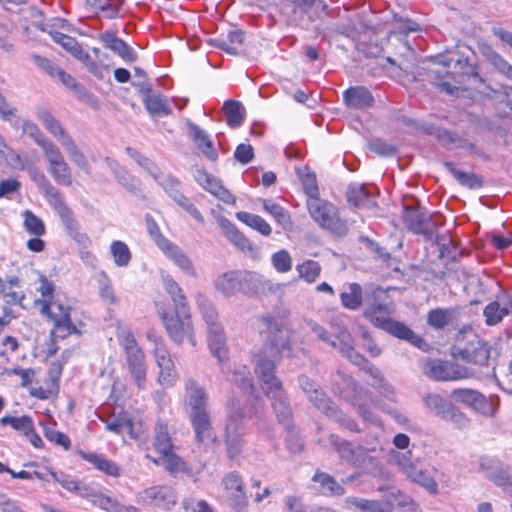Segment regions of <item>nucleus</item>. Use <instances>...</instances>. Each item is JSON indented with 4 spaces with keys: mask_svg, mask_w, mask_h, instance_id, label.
<instances>
[{
    "mask_svg": "<svg viewBox=\"0 0 512 512\" xmlns=\"http://www.w3.org/2000/svg\"><path fill=\"white\" fill-rule=\"evenodd\" d=\"M154 356L159 368L158 381L160 385L165 387L173 386L176 381V371L174 362L171 359L170 353L165 345L156 343L154 349Z\"/></svg>",
    "mask_w": 512,
    "mask_h": 512,
    "instance_id": "23",
    "label": "nucleus"
},
{
    "mask_svg": "<svg viewBox=\"0 0 512 512\" xmlns=\"http://www.w3.org/2000/svg\"><path fill=\"white\" fill-rule=\"evenodd\" d=\"M443 165L462 186L469 189H479L483 186V180L477 174L461 171L453 162L450 161H445Z\"/></svg>",
    "mask_w": 512,
    "mask_h": 512,
    "instance_id": "45",
    "label": "nucleus"
},
{
    "mask_svg": "<svg viewBox=\"0 0 512 512\" xmlns=\"http://www.w3.org/2000/svg\"><path fill=\"white\" fill-rule=\"evenodd\" d=\"M78 455L88 463L92 464L97 470L105 473L108 476L118 477L120 476V467L112 460L106 458L102 454L94 452H85L80 450Z\"/></svg>",
    "mask_w": 512,
    "mask_h": 512,
    "instance_id": "37",
    "label": "nucleus"
},
{
    "mask_svg": "<svg viewBox=\"0 0 512 512\" xmlns=\"http://www.w3.org/2000/svg\"><path fill=\"white\" fill-rule=\"evenodd\" d=\"M377 189L367 184L351 183L346 192L347 202L360 209H372L377 206Z\"/></svg>",
    "mask_w": 512,
    "mask_h": 512,
    "instance_id": "20",
    "label": "nucleus"
},
{
    "mask_svg": "<svg viewBox=\"0 0 512 512\" xmlns=\"http://www.w3.org/2000/svg\"><path fill=\"white\" fill-rule=\"evenodd\" d=\"M491 350L492 346L489 343L478 336H474L464 346L455 345L452 348V356L471 365L466 367L473 374L469 378L477 380L493 379L498 382L495 373L496 361L491 358Z\"/></svg>",
    "mask_w": 512,
    "mask_h": 512,
    "instance_id": "3",
    "label": "nucleus"
},
{
    "mask_svg": "<svg viewBox=\"0 0 512 512\" xmlns=\"http://www.w3.org/2000/svg\"><path fill=\"white\" fill-rule=\"evenodd\" d=\"M222 373L226 375L227 380L234 383L246 393H252L254 390L253 377L248 366L241 363H235L233 369L228 372L225 365H221Z\"/></svg>",
    "mask_w": 512,
    "mask_h": 512,
    "instance_id": "30",
    "label": "nucleus"
},
{
    "mask_svg": "<svg viewBox=\"0 0 512 512\" xmlns=\"http://www.w3.org/2000/svg\"><path fill=\"white\" fill-rule=\"evenodd\" d=\"M222 109L225 114L226 123L230 128L235 129L242 125L246 110L241 102L232 99L226 100Z\"/></svg>",
    "mask_w": 512,
    "mask_h": 512,
    "instance_id": "44",
    "label": "nucleus"
},
{
    "mask_svg": "<svg viewBox=\"0 0 512 512\" xmlns=\"http://www.w3.org/2000/svg\"><path fill=\"white\" fill-rule=\"evenodd\" d=\"M307 326L316 335V337L319 340L329 344L331 347L338 350L342 356H344V352L341 350L342 339H341L340 333L344 332L343 330H345L348 334H351V333L348 330L347 326L345 325L342 317L337 315V316H333L331 318V320H330L331 332L328 331L324 326L320 325L319 323H317L313 320L308 321Z\"/></svg>",
    "mask_w": 512,
    "mask_h": 512,
    "instance_id": "13",
    "label": "nucleus"
},
{
    "mask_svg": "<svg viewBox=\"0 0 512 512\" xmlns=\"http://www.w3.org/2000/svg\"><path fill=\"white\" fill-rule=\"evenodd\" d=\"M455 68L458 69L463 77H467L472 85L485 84V80L478 73L476 67L470 63L468 58H459L456 61Z\"/></svg>",
    "mask_w": 512,
    "mask_h": 512,
    "instance_id": "61",
    "label": "nucleus"
},
{
    "mask_svg": "<svg viewBox=\"0 0 512 512\" xmlns=\"http://www.w3.org/2000/svg\"><path fill=\"white\" fill-rule=\"evenodd\" d=\"M266 330L265 349L274 358L261 356L256 362L255 373L259 379L262 390L272 401V407L276 417L281 421H287L290 415V404L283 390L281 381L275 375L276 360L292 355L290 342V329L284 318L272 315L262 317Z\"/></svg>",
    "mask_w": 512,
    "mask_h": 512,
    "instance_id": "1",
    "label": "nucleus"
},
{
    "mask_svg": "<svg viewBox=\"0 0 512 512\" xmlns=\"http://www.w3.org/2000/svg\"><path fill=\"white\" fill-rule=\"evenodd\" d=\"M343 100L351 109H365L374 103V97L370 90L364 86L349 87L343 92Z\"/></svg>",
    "mask_w": 512,
    "mask_h": 512,
    "instance_id": "29",
    "label": "nucleus"
},
{
    "mask_svg": "<svg viewBox=\"0 0 512 512\" xmlns=\"http://www.w3.org/2000/svg\"><path fill=\"white\" fill-rule=\"evenodd\" d=\"M43 153L48 163V172L54 181L64 186H71V169L58 146L55 143H52L43 150Z\"/></svg>",
    "mask_w": 512,
    "mask_h": 512,
    "instance_id": "12",
    "label": "nucleus"
},
{
    "mask_svg": "<svg viewBox=\"0 0 512 512\" xmlns=\"http://www.w3.org/2000/svg\"><path fill=\"white\" fill-rule=\"evenodd\" d=\"M451 398L458 403L468 405L479 413L489 416L493 414L491 404L486 397L477 390L458 388L451 392Z\"/></svg>",
    "mask_w": 512,
    "mask_h": 512,
    "instance_id": "22",
    "label": "nucleus"
},
{
    "mask_svg": "<svg viewBox=\"0 0 512 512\" xmlns=\"http://www.w3.org/2000/svg\"><path fill=\"white\" fill-rule=\"evenodd\" d=\"M403 221L406 228L415 234L432 239L436 231V224L431 214L424 208L405 207Z\"/></svg>",
    "mask_w": 512,
    "mask_h": 512,
    "instance_id": "11",
    "label": "nucleus"
},
{
    "mask_svg": "<svg viewBox=\"0 0 512 512\" xmlns=\"http://www.w3.org/2000/svg\"><path fill=\"white\" fill-rule=\"evenodd\" d=\"M214 288L224 297L237 293L252 296L262 288V278L258 273L246 270H230L219 274L214 280Z\"/></svg>",
    "mask_w": 512,
    "mask_h": 512,
    "instance_id": "6",
    "label": "nucleus"
},
{
    "mask_svg": "<svg viewBox=\"0 0 512 512\" xmlns=\"http://www.w3.org/2000/svg\"><path fill=\"white\" fill-rule=\"evenodd\" d=\"M375 327L389 333L390 335L409 342L414 338V331L403 322L394 320L390 317L375 319Z\"/></svg>",
    "mask_w": 512,
    "mask_h": 512,
    "instance_id": "36",
    "label": "nucleus"
},
{
    "mask_svg": "<svg viewBox=\"0 0 512 512\" xmlns=\"http://www.w3.org/2000/svg\"><path fill=\"white\" fill-rule=\"evenodd\" d=\"M423 402L427 409L442 419L453 405L446 398L436 393L427 394L424 397Z\"/></svg>",
    "mask_w": 512,
    "mask_h": 512,
    "instance_id": "49",
    "label": "nucleus"
},
{
    "mask_svg": "<svg viewBox=\"0 0 512 512\" xmlns=\"http://www.w3.org/2000/svg\"><path fill=\"white\" fill-rule=\"evenodd\" d=\"M98 289L101 299L108 304L117 303L118 299L114 294L111 280L108 274L102 270L98 274Z\"/></svg>",
    "mask_w": 512,
    "mask_h": 512,
    "instance_id": "64",
    "label": "nucleus"
},
{
    "mask_svg": "<svg viewBox=\"0 0 512 512\" xmlns=\"http://www.w3.org/2000/svg\"><path fill=\"white\" fill-rule=\"evenodd\" d=\"M512 313V294L502 293L495 301L487 304L483 310L485 322L489 326L497 325L502 319Z\"/></svg>",
    "mask_w": 512,
    "mask_h": 512,
    "instance_id": "25",
    "label": "nucleus"
},
{
    "mask_svg": "<svg viewBox=\"0 0 512 512\" xmlns=\"http://www.w3.org/2000/svg\"><path fill=\"white\" fill-rule=\"evenodd\" d=\"M139 92L142 96L143 104L146 110L152 116H169L172 114V109L169 106L168 99L161 93L152 91L151 86L147 82L140 85Z\"/></svg>",
    "mask_w": 512,
    "mask_h": 512,
    "instance_id": "21",
    "label": "nucleus"
},
{
    "mask_svg": "<svg viewBox=\"0 0 512 512\" xmlns=\"http://www.w3.org/2000/svg\"><path fill=\"white\" fill-rule=\"evenodd\" d=\"M168 194V196L176 201L184 194L181 192V183L178 179L174 178L171 175H165L160 171L157 173V176L153 178Z\"/></svg>",
    "mask_w": 512,
    "mask_h": 512,
    "instance_id": "57",
    "label": "nucleus"
},
{
    "mask_svg": "<svg viewBox=\"0 0 512 512\" xmlns=\"http://www.w3.org/2000/svg\"><path fill=\"white\" fill-rule=\"evenodd\" d=\"M121 4H122L121 0H86L85 1L87 10L98 15L99 17H104L106 19H114V18L118 17Z\"/></svg>",
    "mask_w": 512,
    "mask_h": 512,
    "instance_id": "40",
    "label": "nucleus"
},
{
    "mask_svg": "<svg viewBox=\"0 0 512 512\" xmlns=\"http://www.w3.org/2000/svg\"><path fill=\"white\" fill-rule=\"evenodd\" d=\"M58 309L61 311L60 315L53 317L55 324V331L52 334H56V337L64 339L68 335H71L77 331L70 318V309L65 308L62 304L58 305Z\"/></svg>",
    "mask_w": 512,
    "mask_h": 512,
    "instance_id": "46",
    "label": "nucleus"
},
{
    "mask_svg": "<svg viewBox=\"0 0 512 512\" xmlns=\"http://www.w3.org/2000/svg\"><path fill=\"white\" fill-rule=\"evenodd\" d=\"M362 306H364V316L368 318L374 326L375 319L387 318L386 316H380L378 314L389 313L387 294L381 287L376 285H366V293Z\"/></svg>",
    "mask_w": 512,
    "mask_h": 512,
    "instance_id": "14",
    "label": "nucleus"
},
{
    "mask_svg": "<svg viewBox=\"0 0 512 512\" xmlns=\"http://www.w3.org/2000/svg\"><path fill=\"white\" fill-rule=\"evenodd\" d=\"M365 293L366 285L362 287L356 282L349 283L340 293L341 305L350 311H356L363 305Z\"/></svg>",
    "mask_w": 512,
    "mask_h": 512,
    "instance_id": "38",
    "label": "nucleus"
},
{
    "mask_svg": "<svg viewBox=\"0 0 512 512\" xmlns=\"http://www.w3.org/2000/svg\"><path fill=\"white\" fill-rule=\"evenodd\" d=\"M42 193L48 204L54 209L59 217L71 210L66 204L61 193L52 184L42 190Z\"/></svg>",
    "mask_w": 512,
    "mask_h": 512,
    "instance_id": "53",
    "label": "nucleus"
},
{
    "mask_svg": "<svg viewBox=\"0 0 512 512\" xmlns=\"http://www.w3.org/2000/svg\"><path fill=\"white\" fill-rule=\"evenodd\" d=\"M298 383L301 390L307 396L309 402L326 417L346 430L354 433L361 432L358 423L344 413L313 379L306 375H300L298 377Z\"/></svg>",
    "mask_w": 512,
    "mask_h": 512,
    "instance_id": "5",
    "label": "nucleus"
},
{
    "mask_svg": "<svg viewBox=\"0 0 512 512\" xmlns=\"http://www.w3.org/2000/svg\"><path fill=\"white\" fill-rule=\"evenodd\" d=\"M462 314L463 308L460 306L434 308L428 311L426 323L436 331L444 330L447 327L459 329Z\"/></svg>",
    "mask_w": 512,
    "mask_h": 512,
    "instance_id": "16",
    "label": "nucleus"
},
{
    "mask_svg": "<svg viewBox=\"0 0 512 512\" xmlns=\"http://www.w3.org/2000/svg\"><path fill=\"white\" fill-rule=\"evenodd\" d=\"M416 128L424 134L433 136L447 143H456L459 139V136L456 133L448 131L447 129L439 127L431 122L422 121L417 124Z\"/></svg>",
    "mask_w": 512,
    "mask_h": 512,
    "instance_id": "47",
    "label": "nucleus"
},
{
    "mask_svg": "<svg viewBox=\"0 0 512 512\" xmlns=\"http://www.w3.org/2000/svg\"><path fill=\"white\" fill-rule=\"evenodd\" d=\"M312 482L319 485V492L324 496L341 497L345 495L344 486L339 483L332 475L317 469L311 478Z\"/></svg>",
    "mask_w": 512,
    "mask_h": 512,
    "instance_id": "31",
    "label": "nucleus"
},
{
    "mask_svg": "<svg viewBox=\"0 0 512 512\" xmlns=\"http://www.w3.org/2000/svg\"><path fill=\"white\" fill-rule=\"evenodd\" d=\"M59 218L61 219L70 237H72L76 242L88 244L91 243L90 238L86 234L79 232V224L75 220L72 210L63 214Z\"/></svg>",
    "mask_w": 512,
    "mask_h": 512,
    "instance_id": "59",
    "label": "nucleus"
},
{
    "mask_svg": "<svg viewBox=\"0 0 512 512\" xmlns=\"http://www.w3.org/2000/svg\"><path fill=\"white\" fill-rule=\"evenodd\" d=\"M42 193L48 204L54 209L59 217L71 210L66 204L61 193L52 184L42 190Z\"/></svg>",
    "mask_w": 512,
    "mask_h": 512,
    "instance_id": "54",
    "label": "nucleus"
},
{
    "mask_svg": "<svg viewBox=\"0 0 512 512\" xmlns=\"http://www.w3.org/2000/svg\"><path fill=\"white\" fill-rule=\"evenodd\" d=\"M263 209L269 213L283 229L291 226L292 221L289 212L280 204L270 200H263Z\"/></svg>",
    "mask_w": 512,
    "mask_h": 512,
    "instance_id": "50",
    "label": "nucleus"
},
{
    "mask_svg": "<svg viewBox=\"0 0 512 512\" xmlns=\"http://www.w3.org/2000/svg\"><path fill=\"white\" fill-rule=\"evenodd\" d=\"M306 205L310 217L320 228L338 237L347 235V221L341 218L340 211L334 204L321 198H314L307 199Z\"/></svg>",
    "mask_w": 512,
    "mask_h": 512,
    "instance_id": "7",
    "label": "nucleus"
},
{
    "mask_svg": "<svg viewBox=\"0 0 512 512\" xmlns=\"http://www.w3.org/2000/svg\"><path fill=\"white\" fill-rule=\"evenodd\" d=\"M285 507L288 512H338L329 507H312L305 505L301 497L289 495L285 498Z\"/></svg>",
    "mask_w": 512,
    "mask_h": 512,
    "instance_id": "60",
    "label": "nucleus"
},
{
    "mask_svg": "<svg viewBox=\"0 0 512 512\" xmlns=\"http://www.w3.org/2000/svg\"><path fill=\"white\" fill-rule=\"evenodd\" d=\"M480 53L496 71L512 80V65L496 52L491 45L482 44L480 46Z\"/></svg>",
    "mask_w": 512,
    "mask_h": 512,
    "instance_id": "41",
    "label": "nucleus"
},
{
    "mask_svg": "<svg viewBox=\"0 0 512 512\" xmlns=\"http://www.w3.org/2000/svg\"><path fill=\"white\" fill-rule=\"evenodd\" d=\"M110 254L117 267H127L132 259L128 245L121 240H114L110 244Z\"/></svg>",
    "mask_w": 512,
    "mask_h": 512,
    "instance_id": "56",
    "label": "nucleus"
},
{
    "mask_svg": "<svg viewBox=\"0 0 512 512\" xmlns=\"http://www.w3.org/2000/svg\"><path fill=\"white\" fill-rule=\"evenodd\" d=\"M296 270L300 278L304 279L307 283H313L320 276L321 265L315 260L308 259L298 264Z\"/></svg>",
    "mask_w": 512,
    "mask_h": 512,
    "instance_id": "63",
    "label": "nucleus"
},
{
    "mask_svg": "<svg viewBox=\"0 0 512 512\" xmlns=\"http://www.w3.org/2000/svg\"><path fill=\"white\" fill-rule=\"evenodd\" d=\"M160 318L172 342L180 345L187 339L193 347L197 345L191 311H174V314L163 311L160 313Z\"/></svg>",
    "mask_w": 512,
    "mask_h": 512,
    "instance_id": "9",
    "label": "nucleus"
},
{
    "mask_svg": "<svg viewBox=\"0 0 512 512\" xmlns=\"http://www.w3.org/2000/svg\"><path fill=\"white\" fill-rule=\"evenodd\" d=\"M195 301L201 318L205 322L207 329L222 324L219 319V313L215 304L204 293H196Z\"/></svg>",
    "mask_w": 512,
    "mask_h": 512,
    "instance_id": "34",
    "label": "nucleus"
},
{
    "mask_svg": "<svg viewBox=\"0 0 512 512\" xmlns=\"http://www.w3.org/2000/svg\"><path fill=\"white\" fill-rule=\"evenodd\" d=\"M164 290L170 296L175 312L190 311L187 297L180 285L169 274L162 275Z\"/></svg>",
    "mask_w": 512,
    "mask_h": 512,
    "instance_id": "32",
    "label": "nucleus"
},
{
    "mask_svg": "<svg viewBox=\"0 0 512 512\" xmlns=\"http://www.w3.org/2000/svg\"><path fill=\"white\" fill-rule=\"evenodd\" d=\"M207 344L210 353L217 358L220 365H226L229 348L223 324L207 329Z\"/></svg>",
    "mask_w": 512,
    "mask_h": 512,
    "instance_id": "26",
    "label": "nucleus"
},
{
    "mask_svg": "<svg viewBox=\"0 0 512 512\" xmlns=\"http://www.w3.org/2000/svg\"><path fill=\"white\" fill-rule=\"evenodd\" d=\"M162 252L185 274L191 277H197V273L192 260L182 251V249L171 242Z\"/></svg>",
    "mask_w": 512,
    "mask_h": 512,
    "instance_id": "39",
    "label": "nucleus"
},
{
    "mask_svg": "<svg viewBox=\"0 0 512 512\" xmlns=\"http://www.w3.org/2000/svg\"><path fill=\"white\" fill-rule=\"evenodd\" d=\"M329 442L337 452L339 458L363 474L377 476L380 474L382 464L376 454V447L354 445L352 442L336 434H330Z\"/></svg>",
    "mask_w": 512,
    "mask_h": 512,
    "instance_id": "4",
    "label": "nucleus"
},
{
    "mask_svg": "<svg viewBox=\"0 0 512 512\" xmlns=\"http://www.w3.org/2000/svg\"><path fill=\"white\" fill-rule=\"evenodd\" d=\"M407 477L411 481L425 488L431 494L438 492V483L428 470L420 469L417 466L410 474L407 475Z\"/></svg>",
    "mask_w": 512,
    "mask_h": 512,
    "instance_id": "55",
    "label": "nucleus"
},
{
    "mask_svg": "<svg viewBox=\"0 0 512 512\" xmlns=\"http://www.w3.org/2000/svg\"><path fill=\"white\" fill-rule=\"evenodd\" d=\"M236 218L240 222L258 231L263 236H269L271 234L272 230L270 225L264 218L259 215L240 211L236 213Z\"/></svg>",
    "mask_w": 512,
    "mask_h": 512,
    "instance_id": "48",
    "label": "nucleus"
},
{
    "mask_svg": "<svg viewBox=\"0 0 512 512\" xmlns=\"http://www.w3.org/2000/svg\"><path fill=\"white\" fill-rule=\"evenodd\" d=\"M195 181L206 191L214 195L217 199L228 205H234L235 196L226 189L220 179L209 174L203 168H197L194 172Z\"/></svg>",
    "mask_w": 512,
    "mask_h": 512,
    "instance_id": "18",
    "label": "nucleus"
},
{
    "mask_svg": "<svg viewBox=\"0 0 512 512\" xmlns=\"http://www.w3.org/2000/svg\"><path fill=\"white\" fill-rule=\"evenodd\" d=\"M189 420L198 444L207 447L216 441L217 437L209 413L189 416Z\"/></svg>",
    "mask_w": 512,
    "mask_h": 512,
    "instance_id": "27",
    "label": "nucleus"
},
{
    "mask_svg": "<svg viewBox=\"0 0 512 512\" xmlns=\"http://www.w3.org/2000/svg\"><path fill=\"white\" fill-rule=\"evenodd\" d=\"M343 331L344 332L340 333L342 339L341 350L344 352L343 357L347 358L351 363L368 373L374 379V383H382L384 376L380 369L356 351L352 335L348 334L345 330Z\"/></svg>",
    "mask_w": 512,
    "mask_h": 512,
    "instance_id": "17",
    "label": "nucleus"
},
{
    "mask_svg": "<svg viewBox=\"0 0 512 512\" xmlns=\"http://www.w3.org/2000/svg\"><path fill=\"white\" fill-rule=\"evenodd\" d=\"M137 501L142 505L170 510L177 502V495L170 486H153L140 492Z\"/></svg>",
    "mask_w": 512,
    "mask_h": 512,
    "instance_id": "15",
    "label": "nucleus"
},
{
    "mask_svg": "<svg viewBox=\"0 0 512 512\" xmlns=\"http://www.w3.org/2000/svg\"><path fill=\"white\" fill-rule=\"evenodd\" d=\"M331 391L335 396L353 407L364 421L376 427H382L380 417L369 407V403L373 401L372 392L361 386L351 375L338 370L332 376Z\"/></svg>",
    "mask_w": 512,
    "mask_h": 512,
    "instance_id": "2",
    "label": "nucleus"
},
{
    "mask_svg": "<svg viewBox=\"0 0 512 512\" xmlns=\"http://www.w3.org/2000/svg\"><path fill=\"white\" fill-rule=\"evenodd\" d=\"M487 478L512 497V476L507 469L501 466L493 467L487 472Z\"/></svg>",
    "mask_w": 512,
    "mask_h": 512,
    "instance_id": "52",
    "label": "nucleus"
},
{
    "mask_svg": "<svg viewBox=\"0 0 512 512\" xmlns=\"http://www.w3.org/2000/svg\"><path fill=\"white\" fill-rule=\"evenodd\" d=\"M128 370L138 388L143 389L146 382L147 367L142 350L126 354Z\"/></svg>",
    "mask_w": 512,
    "mask_h": 512,
    "instance_id": "33",
    "label": "nucleus"
},
{
    "mask_svg": "<svg viewBox=\"0 0 512 512\" xmlns=\"http://www.w3.org/2000/svg\"><path fill=\"white\" fill-rule=\"evenodd\" d=\"M424 373L426 376L436 381L468 379L473 375L470 370L466 369V366L440 359L428 361L424 366Z\"/></svg>",
    "mask_w": 512,
    "mask_h": 512,
    "instance_id": "10",
    "label": "nucleus"
},
{
    "mask_svg": "<svg viewBox=\"0 0 512 512\" xmlns=\"http://www.w3.org/2000/svg\"><path fill=\"white\" fill-rule=\"evenodd\" d=\"M154 448L167 459L170 468L177 465L179 458L172 452V442L169 436L168 427L165 423L158 421L155 426Z\"/></svg>",
    "mask_w": 512,
    "mask_h": 512,
    "instance_id": "28",
    "label": "nucleus"
},
{
    "mask_svg": "<svg viewBox=\"0 0 512 512\" xmlns=\"http://www.w3.org/2000/svg\"><path fill=\"white\" fill-rule=\"evenodd\" d=\"M345 503L348 507L354 508L359 512H392L388 503L379 500L349 496L345 499Z\"/></svg>",
    "mask_w": 512,
    "mask_h": 512,
    "instance_id": "43",
    "label": "nucleus"
},
{
    "mask_svg": "<svg viewBox=\"0 0 512 512\" xmlns=\"http://www.w3.org/2000/svg\"><path fill=\"white\" fill-rule=\"evenodd\" d=\"M63 148L66 150L68 155L74 164L83 170L85 173H90V166L86 156L83 152L78 148L75 141L72 137H66L65 142L62 144Z\"/></svg>",
    "mask_w": 512,
    "mask_h": 512,
    "instance_id": "58",
    "label": "nucleus"
},
{
    "mask_svg": "<svg viewBox=\"0 0 512 512\" xmlns=\"http://www.w3.org/2000/svg\"><path fill=\"white\" fill-rule=\"evenodd\" d=\"M36 116L41 121L44 128L54 136L61 145L65 142L66 137H71L59 120H57L48 109L38 107L36 110Z\"/></svg>",
    "mask_w": 512,
    "mask_h": 512,
    "instance_id": "35",
    "label": "nucleus"
},
{
    "mask_svg": "<svg viewBox=\"0 0 512 512\" xmlns=\"http://www.w3.org/2000/svg\"><path fill=\"white\" fill-rule=\"evenodd\" d=\"M244 42V31L237 29L227 34V39H215L213 44L215 47L225 51L230 55H237L238 50L234 45H241Z\"/></svg>",
    "mask_w": 512,
    "mask_h": 512,
    "instance_id": "51",
    "label": "nucleus"
},
{
    "mask_svg": "<svg viewBox=\"0 0 512 512\" xmlns=\"http://www.w3.org/2000/svg\"><path fill=\"white\" fill-rule=\"evenodd\" d=\"M20 288V279L17 276L10 277L7 281L2 280V287L0 288V296L8 305H18L23 307V300L25 294L23 291H18Z\"/></svg>",
    "mask_w": 512,
    "mask_h": 512,
    "instance_id": "42",
    "label": "nucleus"
},
{
    "mask_svg": "<svg viewBox=\"0 0 512 512\" xmlns=\"http://www.w3.org/2000/svg\"><path fill=\"white\" fill-rule=\"evenodd\" d=\"M98 40L105 49L112 51L125 62H134L137 60L136 51L124 40L117 37L116 32L106 30L98 35Z\"/></svg>",
    "mask_w": 512,
    "mask_h": 512,
    "instance_id": "24",
    "label": "nucleus"
},
{
    "mask_svg": "<svg viewBox=\"0 0 512 512\" xmlns=\"http://www.w3.org/2000/svg\"><path fill=\"white\" fill-rule=\"evenodd\" d=\"M244 418V408L238 402L232 400L228 404L224 435L226 453L231 460L236 459L242 452L245 434Z\"/></svg>",
    "mask_w": 512,
    "mask_h": 512,
    "instance_id": "8",
    "label": "nucleus"
},
{
    "mask_svg": "<svg viewBox=\"0 0 512 512\" xmlns=\"http://www.w3.org/2000/svg\"><path fill=\"white\" fill-rule=\"evenodd\" d=\"M22 131L24 134L32 138L35 143L41 147L42 150L46 149L48 145L54 143L49 138H47L43 132L39 129L37 124L32 122L31 120H24L22 123Z\"/></svg>",
    "mask_w": 512,
    "mask_h": 512,
    "instance_id": "62",
    "label": "nucleus"
},
{
    "mask_svg": "<svg viewBox=\"0 0 512 512\" xmlns=\"http://www.w3.org/2000/svg\"><path fill=\"white\" fill-rule=\"evenodd\" d=\"M185 401L188 406V417L209 413L208 393L196 380L189 378L185 382Z\"/></svg>",
    "mask_w": 512,
    "mask_h": 512,
    "instance_id": "19",
    "label": "nucleus"
}]
</instances>
